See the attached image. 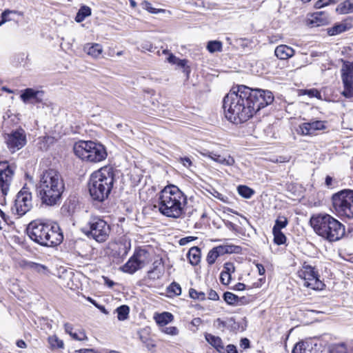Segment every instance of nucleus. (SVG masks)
Segmentation results:
<instances>
[{"mask_svg": "<svg viewBox=\"0 0 353 353\" xmlns=\"http://www.w3.org/2000/svg\"><path fill=\"white\" fill-rule=\"evenodd\" d=\"M274 99L272 92L262 89H252L244 85L233 87L223 100L225 118L234 124L249 120L261 108Z\"/></svg>", "mask_w": 353, "mask_h": 353, "instance_id": "obj_1", "label": "nucleus"}, {"mask_svg": "<svg viewBox=\"0 0 353 353\" xmlns=\"http://www.w3.org/2000/svg\"><path fill=\"white\" fill-rule=\"evenodd\" d=\"M64 190L63 179L57 170L48 169L40 174L37 190L43 203L50 206L56 205L60 201Z\"/></svg>", "mask_w": 353, "mask_h": 353, "instance_id": "obj_2", "label": "nucleus"}, {"mask_svg": "<svg viewBox=\"0 0 353 353\" xmlns=\"http://www.w3.org/2000/svg\"><path fill=\"white\" fill-rule=\"evenodd\" d=\"M187 203L186 196L176 186L165 187L161 191L158 208L159 212L170 218L178 219L185 214L184 207Z\"/></svg>", "mask_w": 353, "mask_h": 353, "instance_id": "obj_3", "label": "nucleus"}, {"mask_svg": "<svg viewBox=\"0 0 353 353\" xmlns=\"http://www.w3.org/2000/svg\"><path fill=\"white\" fill-rule=\"evenodd\" d=\"M27 234L34 242L45 247H55L61 244L63 239L58 225L38 220L29 223Z\"/></svg>", "mask_w": 353, "mask_h": 353, "instance_id": "obj_4", "label": "nucleus"}, {"mask_svg": "<svg viewBox=\"0 0 353 353\" xmlns=\"http://www.w3.org/2000/svg\"><path fill=\"white\" fill-rule=\"evenodd\" d=\"M310 223L316 234L329 242L339 241L345 235V225L328 214L313 215Z\"/></svg>", "mask_w": 353, "mask_h": 353, "instance_id": "obj_5", "label": "nucleus"}, {"mask_svg": "<svg viewBox=\"0 0 353 353\" xmlns=\"http://www.w3.org/2000/svg\"><path fill=\"white\" fill-rule=\"evenodd\" d=\"M114 168L105 166L93 172L88 182V190L93 200L102 202L106 199L114 181Z\"/></svg>", "mask_w": 353, "mask_h": 353, "instance_id": "obj_6", "label": "nucleus"}, {"mask_svg": "<svg viewBox=\"0 0 353 353\" xmlns=\"http://www.w3.org/2000/svg\"><path fill=\"white\" fill-rule=\"evenodd\" d=\"M332 200V206L339 215L353 218V190H341L334 194Z\"/></svg>", "mask_w": 353, "mask_h": 353, "instance_id": "obj_7", "label": "nucleus"}, {"mask_svg": "<svg viewBox=\"0 0 353 353\" xmlns=\"http://www.w3.org/2000/svg\"><path fill=\"white\" fill-rule=\"evenodd\" d=\"M83 232L88 237H91L97 242H104L107 240L110 232L109 225L99 216L92 217L86 228Z\"/></svg>", "mask_w": 353, "mask_h": 353, "instance_id": "obj_8", "label": "nucleus"}, {"mask_svg": "<svg viewBox=\"0 0 353 353\" xmlns=\"http://www.w3.org/2000/svg\"><path fill=\"white\" fill-rule=\"evenodd\" d=\"M4 143L12 153L23 148L27 143L26 131L21 127L3 134Z\"/></svg>", "mask_w": 353, "mask_h": 353, "instance_id": "obj_9", "label": "nucleus"}, {"mask_svg": "<svg viewBox=\"0 0 353 353\" xmlns=\"http://www.w3.org/2000/svg\"><path fill=\"white\" fill-rule=\"evenodd\" d=\"M299 276L305 281L304 285L313 290L322 289L324 284L319 279V274L315 268L307 263L303 264L298 272Z\"/></svg>", "mask_w": 353, "mask_h": 353, "instance_id": "obj_10", "label": "nucleus"}, {"mask_svg": "<svg viewBox=\"0 0 353 353\" xmlns=\"http://www.w3.org/2000/svg\"><path fill=\"white\" fill-rule=\"evenodd\" d=\"M14 172V170L7 162H0V189L3 201L9 191Z\"/></svg>", "mask_w": 353, "mask_h": 353, "instance_id": "obj_11", "label": "nucleus"}, {"mask_svg": "<svg viewBox=\"0 0 353 353\" xmlns=\"http://www.w3.org/2000/svg\"><path fill=\"white\" fill-rule=\"evenodd\" d=\"M14 206L19 215H23L31 209L32 194L23 188L17 195Z\"/></svg>", "mask_w": 353, "mask_h": 353, "instance_id": "obj_12", "label": "nucleus"}, {"mask_svg": "<svg viewBox=\"0 0 353 353\" xmlns=\"http://www.w3.org/2000/svg\"><path fill=\"white\" fill-rule=\"evenodd\" d=\"M44 97V92L43 90H36L32 88L25 89L20 98L25 103H39L43 101Z\"/></svg>", "mask_w": 353, "mask_h": 353, "instance_id": "obj_13", "label": "nucleus"}, {"mask_svg": "<svg viewBox=\"0 0 353 353\" xmlns=\"http://www.w3.org/2000/svg\"><path fill=\"white\" fill-rule=\"evenodd\" d=\"M92 148L90 152L88 154L85 161L97 163L105 159L107 157V152L102 144L94 142Z\"/></svg>", "mask_w": 353, "mask_h": 353, "instance_id": "obj_14", "label": "nucleus"}, {"mask_svg": "<svg viewBox=\"0 0 353 353\" xmlns=\"http://www.w3.org/2000/svg\"><path fill=\"white\" fill-rule=\"evenodd\" d=\"M325 128L324 121L316 120L302 123L299 125L298 132L303 135H312L314 134L316 130H321Z\"/></svg>", "mask_w": 353, "mask_h": 353, "instance_id": "obj_15", "label": "nucleus"}, {"mask_svg": "<svg viewBox=\"0 0 353 353\" xmlns=\"http://www.w3.org/2000/svg\"><path fill=\"white\" fill-rule=\"evenodd\" d=\"M94 142L92 141H80L74 145V152L75 155L85 161L87 155L90 152Z\"/></svg>", "mask_w": 353, "mask_h": 353, "instance_id": "obj_16", "label": "nucleus"}, {"mask_svg": "<svg viewBox=\"0 0 353 353\" xmlns=\"http://www.w3.org/2000/svg\"><path fill=\"white\" fill-rule=\"evenodd\" d=\"M307 22L312 27L323 26L329 23L330 17L326 12L319 11L311 14Z\"/></svg>", "mask_w": 353, "mask_h": 353, "instance_id": "obj_17", "label": "nucleus"}, {"mask_svg": "<svg viewBox=\"0 0 353 353\" xmlns=\"http://www.w3.org/2000/svg\"><path fill=\"white\" fill-rule=\"evenodd\" d=\"M200 154L203 157H208L217 162L221 165L231 166L233 165L235 163L234 159L230 155H228L226 157H222L219 154H217L213 152H210L207 150H203V151H201Z\"/></svg>", "mask_w": 353, "mask_h": 353, "instance_id": "obj_18", "label": "nucleus"}, {"mask_svg": "<svg viewBox=\"0 0 353 353\" xmlns=\"http://www.w3.org/2000/svg\"><path fill=\"white\" fill-rule=\"evenodd\" d=\"M341 68V79L343 83H349L350 81L353 82V62L347 61H343Z\"/></svg>", "mask_w": 353, "mask_h": 353, "instance_id": "obj_19", "label": "nucleus"}, {"mask_svg": "<svg viewBox=\"0 0 353 353\" xmlns=\"http://www.w3.org/2000/svg\"><path fill=\"white\" fill-rule=\"evenodd\" d=\"M274 54L278 59L281 60H285L294 55V50L288 46L280 45L276 48Z\"/></svg>", "mask_w": 353, "mask_h": 353, "instance_id": "obj_20", "label": "nucleus"}, {"mask_svg": "<svg viewBox=\"0 0 353 353\" xmlns=\"http://www.w3.org/2000/svg\"><path fill=\"white\" fill-rule=\"evenodd\" d=\"M141 269L137 258H134V254L128 259V261L120 268V270L125 273L134 274L137 270Z\"/></svg>", "mask_w": 353, "mask_h": 353, "instance_id": "obj_21", "label": "nucleus"}, {"mask_svg": "<svg viewBox=\"0 0 353 353\" xmlns=\"http://www.w3.org/2000/svg\"><path fill=\"white\" fill-rule=\"evenodd\" d=\"M219 256L225 254L240 253L242 250L241 247L234 245H223L214 248Z\"/></svg>", "mask_w": 353, "mask_h": 353, "instance_id": "obj_22", "label": "nucleus"}, {"mask_svg": "<svg viewBox=\"0 0 353 353\" xmlns=\"http://www.w3.org/2000/svg\"><path fill=\"white\" fill-rule=\"evenodd\" d=\"M134 258H137L141 268H144L152 262V258L150 254L145 250H138L134 252Z\"/></svg>", "mask_w": 353, "mask_h": 353, "instance_id": "obj_23", "label": "nucleus"}, {"mask_svg": "<svg viewBox=\"0 0 353 353\" xmlns=\"http://www.w3.org/2000/svg\"><path fill=\"white\" fill-rule=\"evenodd\" d=\"M65 332L68 334L73 339L77 341H83L87 339L85 333L83 330L74 331L72 325L66 323L64 324Z\"/></svg>", "mask_w": 353, "mask_h": 353, "instance_id": "obj_24", "label": "nucleus"}, {"mask_svg": "<svg viewBox=\"0 0 353 353\" xmlns=\"http://www.w3.org/2000/svg\"><path fill=\"white\" fill-rule=\"evenodd\" d=\"M205 338L208 343L213 346L218 352H221L224 350V345L220 337L211 334H206Z\"/></svg>", "mask_w": 353, "mask_h": 353, "instance_id": "obj_25", "label": "nucleus"}, {"mask_svg": "<svg viewBox=\"0 0 353 353\" xmlns=\"http://www.w3.org/2000/svg\"><path fill=\"white\" fill-rule=\"evenodd\" d=\"M191 265H196L201 261V250L196 246L191 248L187 254Z\"/></svg>", "mask_w": 353, "mask_h": 353, "instance_id": "obj_26", "label": "nucleus"}, {"mask_svg": "<svg viewBox=\"0 0 353 353\" xmlns=\"http://www.w3.org/2000/svg\"><path fill=\"white\" fill-rule=\"evenodd\" d=\"M84 51L92 57L97 58L102 53L103 48L99 43L87 44L84 46Z\"/></svg>", "mask_w": 353, "mask_h": 353, "instance_id": "obj_27", "label": "nucleus"}, {"mask_svg": "<svg viewBox=\"0 0 353 353\" xmlns=\"http://www.w3.org/2000/svg\"><path fill=\"white\" fill-rule=\"evenodd\" d=\"M26 265L27 268L40 274L46 275L48 274L49 272L48 268L46 265L32 261L26 262Z\"/></svg>", "mask_w": 353, "mask_h": 353, "instance_id": "obj_28", "label": "nucleus"}, {"mask_svg": "<svg viewBox=\"0 0 353 353\" xmlns=\"http://www.w3.org/2000/svg\"><path fill=\"white\" fill-rule=\"evenodd\" d=\"M161 266H163L161 259L154 261L152 263V268L148 272V277L152 279H159L161 274L159 268Z\"/></svg>", "mask_w": 353, "mask_h": 353, "instance_id": "obj_29", "label": "nucleus"}, {"mask_svg": "<svg viewBox=\"0 0 353 353\" xmlns=\"http://www.w3.org/2000/svg\"><path fill=\"white\" fill-rule=\"evenodd\" d=\"M173 318L174 316L171 313L164 312L155 316V321L158 325L161 326H164L167 325L168 323L172 321Z\"/></svg>", "mask_w": 353, "mask_h": 353, "instance_id": "obj_30", "label": "nucleus"}, {"mask_svg": "<svg viewBox=\"0 0 353 353\" xmlns=\"http://www.w3.org/2000/svg\"><path fill=\"white\" fill-rule=\"evenodd\" d=\"M336 11L341 14L353 12V0H347L341 3Z\"/></svg>", "mask_w": 353, "mask_h": 353, "instance_id": "obj_31", "label": "nucleus"}, {"mask_svg": "<svg viewBox=\"0 0 353 353\" xmlns=\"http://www.w3.org/2000/svg\"><path fill=\"white\" fill-rule=\"evenodd\" d=\"M91 14V9L87 6H83L79 10L75 21L78 23L82 22L85 19Z\"/></svg>", "mask_w": 353, "mask_h": 353, "instance_id": "obj_32", "label": "nucleus"}, {"mask_svg": "<svg viewBox=\"0 0 353 353\" xmlns=\"http://www.w3.org/2000/svg\"><path fill=\"white\" fill-rule=\"evenodd\" d=\"M347 29L345 23H336L333 27L327 29V34L330 36L337 35L346 31Z\"/></svg>", "mask_w": 353, "mask_h": 353, "instance_id": "obj_33", "label": "nucleus"}, {"mask_svg": "<svg viewBox=\"0 0 353 353\" xmlns=\"http://www.w3.org/2000/svg\"><path fill=\"white\" fill-rule=\"evenodd\" d=\"M342 123L344 128L353 130V110L344 114Z\"/></svg>", "mask_w": 353, "mask_h": 353, "instance_id": "obj_34", "label": "nucleus"}, {"mask_svg": "<svg viewBox=\"0 0 353 353\" xmlns=\"http://www.w3.org/2000/svg\"><path fill=\"white\" fill-rule=\"evenodd\" d=\"M117 312V318L119 321H124L128 319L130 308L128 305H123L119 306L116 310Z\"/></svg>", "mask_w": 353, "mask_h": 353, "instance_id": "obj_35", "label": "nucleus"}, {"mask_svg": "<svg viewBox=\"0 0 353 353\" xmlns=\"http://www.w3.org/2000/svg\"><path fill=\"white\" fill-rule=\"evenodd\" d=\"M223 299L228 305H238L239 296L230 292L223 294Z\"/></svg>", "mask_w": 353, "mask_h": 353, "instance_id": "obj_36", "label": "nucleus"}, {"mask_svg": "<svg viewBox=\"0 0 353 353\" xmlns=\"http://www.w3.org/2000/svg\"><path fill=\"white\" fill-rule=\"evenodd\" d=\"M239 194L245 199H250L254 194V191L246 185H239L238 187Z\"/></svg>", "mask_w": 353, "mask_h": 353, "instance_id": "obj_37", "label": "nucleus"}, {"mask_svg": "<svg viewBox=\"0 0 353 353\" xmlns=\"http://www.w3.org/2000/svg\"><path fill=\"white\" fill-rule=\"evenodd\" d=\"M208 50L214 53L222 51V43L219 41H210L207 44Z\"/></svg>", "mask_w": 353, "mask_h": 353, "instance_id": "obj_38", "label": "nucleus"}, {"mask_svg": "<svg viewBox=\"0 0 353 353\" xmlns=\"http://www.w3.org/2000/svg\"><path fill=\"white\" fill-rule=\"evenodd\" d=\"M288 223V219L284 216H279L275 221L272 230H281L285 228Z\"/></svg>", "mask_w": 353, "mask_h": 353, "instance_id": "obj_39", "label": "nucleus"}, {"mask_svg": "<svg viewBox=\"0 0 353 353\" xmlns=\"http://www.w3.org/2000/svg\"><path fill=\"white\" fill-rule=\"evenodd\" d=\"M274 235V242L276 245L284 244L286 241L285 235L281 232V230H272Z\"/></svg>", "mask_w": 353, "mask_h": 353, "instance_id": "obj_40", "label": "nucleus"}, {"mask_svg": "<svg viewBox=\"0 0 353 353\" xmlns=\"http://www.w3.org/2000/svg\"><path fill=\"white\" fill-rule=\"evenodd\" d=\"M48 342L52 348H63L64 345L63 341L55 335L49 336Z\"/></svg>", "mask_w": 353, "mask_h": 353, "instance_id": "obj_41", "label": "nucleus"}, {"mask_svg": "<svg viewBox=\"0 0 353 353\" xmlns=\"http://www.w3.org/2000/svg\"><path fill=\"white\" fill-rule=\"evenodd\" d=\"M130 249V243H119L118 244V254L121 256V259H123L128 254Z\"/></svg>", "mask_w": 353, "mask_h": 353, "instance_id": "obj_42", "label": "nucleus"}, {"mask_svg": "<svg viewBox=\"0 0 353 353\" xmlns=\"http://www.w3.org/2000/svg\"><path fill=\"white\" fill-rule=\"evenodd\" d=\"M10 14H16L20 16L23 15V13L21 12H19L17 10H5L0 16V18L3 21V22L6 23L7 21H10L12 20V19L10 17Z\"/></svg>", "mask_w": 353, "mask_h": 353, "instance_id": "obj_43", "label": "nucleus"}, {"mask_svg": "<svg viewBox=\"0 0 353 353\" xmlns=\"http://www.w3.org/2000/svg\"><path fill=\"white\" fill-rule=\"evenodd\" d=\"M330 353H348L347 349L344 343L334 344L330 348Z\"/></svg>", "mask_w": 353, "mask_h": 353, "instance_id": "obj_44", "label": "nucleus"}, {"mask_svg": "<svg viewBox=\"0 0 353 353\" xmlns=\"http://www.w3.org/2000/svg\"><path fill=\"white\" fill-rule=\"evenodd\" d=\"M344 90L342 92V94L346 98L353 97V82L350 81L349 83H343Z\"/></svg>", "mask_w": 353, "mask_h": 353, "instance_id": "obj_45", "label": "nucleus"}, {"mask_svg": "<svg viewBox=\"0 0 353 353\" xmlns=\"http://www.w3.org/2000/svg\"><path fill=\"white\" fill-rule=\"evenodd\" d=\"M189 295L193 299L199 301H204L205 299V294L203 292H198L194 288H190L189 290Z\"/></svg>", "mask_w": 353, "mask_h": 353, "instance_id": "obj_46", "label": "nucleus"}, {"mask_svg": "<svg viewBox=\"0 0 353 353\" xmlns=\"http://www.w3.org/2000/svg\"><path fill=\"white\" fill-rule=\"evenodd\" d=\"M168 292L173 295H180L181 294V288L179 284L173 282L168 288Z\"/></svg>", "mask_w": 353, "mask_h": 353, "instance_id": "obj_47", "label": "nucleus"}, {"mask_svg": "<svg viewBox=\"0 0 353 353\" xmlns=\"http://www.w3.org/2000/svg\"><path fill=\"white\" fill-rule=\"evenodd\" d=\"M218 257H219L218 254L215 251L214 248H212L208 253L206 261L209 265H212V264H214L215 263V261Z\"/></svg>", "mask_w": 353, "mask_h": 353, "instance_id": "obj_48", "label": "nucleus"}, {"mask_svg": "<svg viewBox=\"0 0 353 353\" xmlns=\"http://www.w3.org/2000/svg\"><path fill=\"white\" fill-rule=\"evenodd\" d=\"M292 353H306V348L304 342H298L294 347Z\"/></svg>", "mask_w": 353, "mask_h": 353, "instance_id": "obj_49", "label": "nucleus"}, {"mask_svg": "<svg viewBox=\"0 0 353 353\" xmlns=\"http://www.w3.org/2000/svg\"><path fill=\"white\" fill-rule=\"evenodd\" d=\"M143 8H145V10H147L152 14H157L159 12H164V10L152 8L151 3H150L148 1H144L143 3Z\"/></svg>", "mask_w": 353, "mask_h": 353, "instance_id": "obj_50", "label": "nucleus"}, {"mask_svg": "<svg viewBox=\"0 0 353 353\" xmlns=\"http://www.w3.org/2000/svg\"><path fill=\"white\" fill-rule=\"evenodd\" d=\"M162 331L164 333L171 336H176L179 334V330L176 327L174 326L166 327L163 328Z\"/></svg>", "mask_w": 353, "mask_h": 353, "instance_id": "obj_51", "label": "nucleus"}, {"mask_svg": "<svg viewBox=\"0 0 353 353\" xmlns=\"http://www.w3.org/2000/svg\"><path fill=\"white\" fill-rule=\"evenodd\" d=\"M338 0H319L315 3L316 8H321L323 6H327L330 3H335Z\"/></svg>", "mask_w": 353, "mask_h": 353, "instance_id": "obj_52", "label": "nucleus"}, {"mask_svg": "<svg viewBox=\"0 0 353 353\" xmlns=\"http://www.w3.org/2000/svg\"><path fill=\"white\" fill-rule=\"evenodd\" d=\"M304 94H307L310 97H316L318 99L321 98V93L319 91L316 89H310V90H305Z\"/></svg>", "mask_w": 353, "mask_h": 353, "instance_id": "obj_53", "label": "nucleus"}, {"mask_svg": "<svg viewBox=\"0 0 353 353\" xmlns=\"http://www.w3.org/2000/svg\"><path fill=\"white\" fill-rule=\"evenodd\" d=\"M220 279L223 285H228L231 279V274L228 272H222L220 275Z\"/></svg>", "mask_w": 353, "mask_h": 353, "instance_id": "obj_54", "label": "nucleus"}, {"mask_svg": "<svg viewBox=\"0 0 353 353\" xmlns=\"http://www.w3.org/2000/svg\"><path fill=\"white\" fill-rule=\"evenodd\" d=\"M187 60L186 59H179L178 58L177 61L176 63V65L178 66L184 68V72H185L187 74L190 72V69L188 67H186L187 64Z\"/></svg>", "mask_w": 353, "mask_h": 353, "instance_id": "obj_55", "label": "nucleus"}, {"mask_svg": "<svg viewBox=\"0 0 353 353\" xmlns=\"http://www.w3.org/2000/svg\"><path fill=\"white\" fill-rule=\"evenodd\" d=\"M264 133L268 138L274 137V128L271 125H267V127L264 129Z\"/></svg>", "mask_w": 353, "mask_h": 353, "instance_id": "obj_56", "label": "nucleus"}, {"mask_svg": "<svg viewBox=\"0 0 353 353\" xmlns=\"http://www.w3.org/2000/svg\"><path fill=\"white\" fill-rule=\"evenodd\" d=\"M234 272V266L232 263L228 262L224 264V270L222 271V272H228L230 274L231 272Z\"/></svg>", "mask_w": 353, "mask_h": 353, "instance_id": "obj_57", "label": "nucleus"}, {"mask_svg": "<svg viewBox=\"0 0 353 353\" xmlns=\"http://www.w3.org/2000/svg\"><path fill=\"white\" fill-rule=\"evenodd\" d=\"M196 239V237H194V236H187V237H184V238H182L179 240V244L181 245H185L186 244H188V243L194 241Z\"/></svg>", "mask_w": 353, "mask_h": 353, "instance_id": "obj_58", "label": "nucleus"}, {"mask_svg": "<svg viewBox=\"0 0 353 353\" xmlns=\"http://www.w3.org/2000/svg\"><path fill=\"white\" fill-rule=\"evenodd\" d=\"M208 299L212 301H217L219 299V296L216 291L213 290H210L208 293Z\"/></svg>", "mask_w": 353, "mask_h": 353, "instance_id": "obj_59", "label": "nucleus"}, {"mask_svg": "<svg viewBox=\"0 0 353 353\" xmlns=\"http://www.w3.org/2000/svg\"><path fill=\"white\" fill-rule=\"evenodd\" d=\"M240 347L246 349L250 347V341L247 338H243L241 339L240 341Z\"/></svg>", "mask_w": 353, "mask_h": 353, "instance_id": "obj_60", "label": "nucleus"}, {"mask_svg": "<svg viewBox=\"0 0 353 353\" xmlns=\"http://www.w3.org/2000/svg\"><path fill=\"white\" fill-rule=\"evenodd\" d=\"M177 59L178 58L175 57L172 53H170L167 58V61L172 64H176Z\"/></svg>", "mask_w": 353, "mask_h": 353, "instance_id": "obj_61", "label": "nucleus"}, {"mask_svg": "<svg viewBox=\"0 0 353 353\" xmlns=\"http://www.w3.org/2000/svg\"><path fill=\"white\" fill-rule=\"evenodd\" d=\"M181 162L183 165L187 168L190 167L192 165V161L188 157H184L181 159Z\"/></svg>", "mask_w": 353, "mask_h": 353, "instance_id": "obj_62", "label": "nucleus"}, {"mask_svg": "<svg viewBox=\"0 0 353 353\" xmlns=\"http://www.w3.org/2000/svg\"><path fill=\"white\" fill-rule=\"evenodd\" d=\"M227 353H238L236 347L234 345H228L226 347Z\"/></svg>", "mask_w": 353, "mask_h": 353, "instance_id": "obj_63", "label": "nucleus"}, {"mask_svg": "<svg viewBox=\"0 0 353 353\" xmlns=\"http://www.w3.org/2000/svg\"><path fill=\"white\" fill-rule=\"evenodd\" d=\"M249 303V300L245 296H239L238 305H245Z\"/></svg>", "mask_w": 353, "mask_h": 353, "instance_id": "obj_64", "label": "nucleus"}]
</instances>
